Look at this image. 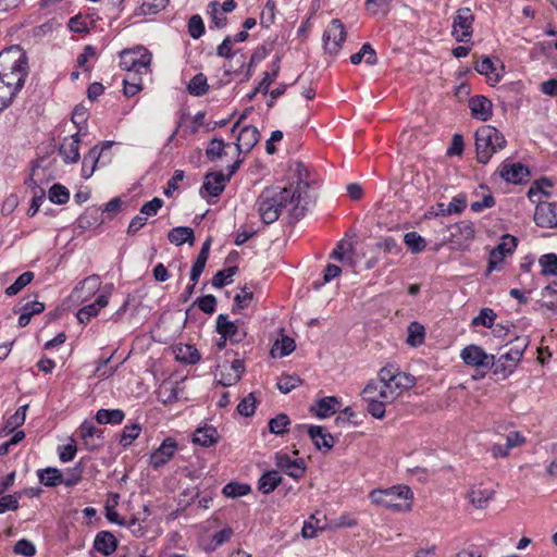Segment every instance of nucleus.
<instances>
[{
	"instance_id": "nucleus-20",
	"label": "nucleus",
	"mask_w": 557,
	"mask_h": 557,
	"mask_svg": "<svg viewBox=\"0 0 557 557\" xmlns=\"http://www.w3.org/2000/svg\"><path fill=\"white\" fill-rule=\"evenodd\" d=\"M474 238L473 224L469 221H461L455 224V250L467 249Z\"/></svg>"
},
{
	"instance_id": "nucleus-41",
	"label": "nucleus",
	"mask_w": 557,
	"mask_h": 557,
	"mask_svg": "<svg viewBox=\"0 0 557 557\" xmlns=\"http://www.w3.org/2000/svg\"><path fill=\"white\" fill-rule=\"evenodd\" d=\"M176 359L184 363L194 364L200 360V354L194 346L184 345L177 347Z\"/></svg>"
},
{
	"instance_id": "nucleus-51",
	"label": "nucleus",
	"mask_w": 557,
	"mask_h": 557,
	"mask_svg": "<svg viewBox=\"0 0 557 557\" xmlns=\"http://www.w3.org/2000/svg\"><path fill=\"white\" fill-rule=\"evenodd\" d=\"M290 423L289 418L285 413H280L269 421V430L276 435H283L287 431Z\"/></svg>"
},
{
	"instance_id": "nucleus-53",
	"label": "nucleus",
	"mask_w": 557,
	"mask_h": 557,
	"mask_svg": "<svg viewBox=\"0 0 557 557\" xmlns=\"http://www.w3.org/2000/svg\"><path fill=\"white\" fill-rule=\"evenodd\" d=\"M302 383L301 379L296 375H282L276 386L283 394H287L298 387Z\"/></svg>"
},
{
	"instance_id": "nucleus-45",
	"label": "nucleus",
	"mask_w": 557,
	"mask_h": 557,
	"mask_svg": "<svg viewBox=\"0 0 557 557\" xmlns=\"http://www.w3.org/2000/svg\"><path fill=\"white\" fill-rule=\"evenodd\" d=\"M490 367L494 368L495 375H499L502 379H506L513 372L517 366L506 360L503 355H500L497 360L494 359L493 363H490Z\"/></svg>"
},
{
	"instance_id": "nucleus-57",
	"label": "nucleus",
	"mask_w": 557,
	"mask_h": 557,
	"mask_svg": "<svg viewBox=\"0 0 557 557\" xmlns=\"http://www.w3.org/2000/svg\"><path fill=\"white\" fill-rule=\"evenodd\" d=\"M296 348V343L292 337L283 336L281 341H276L272 348V352L280 349V357L292 354Z\"/></svg>"
},
{
	"instance_id": "nucleus-39",
	"label": "nucleus",
	"mask_w": 557,
	"mask_h": 557,
	"mask_svg": "<svg viewBox=\"0 0 557 557\" xmlns=\"http://www.w3.org/2000/svg\"><path fill=\"white\" fill-rule=\"evenodd\" d=\"M40 483L46 486H57L62 484V471L57 468H46L38 472Z\"/></svg>"
},
{
	"instance_id": "nucleus-59",
	"label": "nucleus",
	"mask_w": 557,
	"mask_h": 557,
	"mask_svg": "<svg viewBox=\"0 0 557 557\" xmlns=\"http://www.w3.org/2000/svg\"><path fill=\"white\" fill-rule=\"evenodd\" d=\"M188 33L191 38L198 39L205 33V24L200 15H193L188 21Z\"/></svg>"
},
{
	"instance_id": "nucleus-33",
	"label": "nucleus",
	"mask_w": 557,
	"mask_h": 557,
	"mask_svg": "<svg viewBox=\"0 0 557 557\" xmlns=\"http://www.w3.org/2000/svg\"><path fill=\"white\" fill-rule=\"evenodd\" d=\"M425 329L424 326L413 321L408 325L406 343L411 347H419L424 343Z\"/></svg>"
},
{
	"instance_id": "nucleus-17",
	"label": "nucleus",
	"mask_w": 557,
	"mask_h": 557,
	"mask_svg": "<svg viewBox=\"0 0 557 557\" xmlns=\"http://www.w3.org/2000/svg\"><path fill=\"white\" fill-rule=\"evenodd\" d=\"M468 107L470 109L471 116L479 121L486 122L493 115L492 101L484 96L478 95L471 97L468 100Z\"/></svg>"
},
{
	"instance_id": "nucleus-2",
	"label": "nucleus",
	"mask_w": 557,
	"mask_h": 557,
	"mask_svg": "<svg viewBox=\"0 0 557 557\" xmlns=\"http://www.w3.org/2000/svg\"><path fill=\"white\" fill-rule=\"evenodd\" d=\"M373 504L396 511L411 510L413 493L407 485H396L385 490H373L370 495Z\"/></svg>"
},
{
	"instance_id": "nucleus-13",
	"label": "nucleus",
	"mask_w": 557,
	"mask_h": 557,
	"mask_svg": "<svg viewBox=\"0 0 557 557\" xmlns=\"http://www.w3.org/2000/svg\"><path fill=\"white\" fill-rule=\"evenodd\" d=\"M275 465L293 479H301L306 472V462L304 459H292L286 453L275 455Z\"/></svg>"
},
{
	"instance_id": "nucleus-12",
	"label": "nucleus",
	"mask_w": 557,
	"mask_h": 557,
	"mask_svg": "<svg viewBox=\"0 0 557 557\" xmlns=\"http://www.w3.org/2000/svg\"><path fill=\"white\" fill-rule=\"evenodd\" d=\"M534 221L540 227H557V202L539 201Z\"/></svg>"
},
{
	"instance_id": "nucleus-4",
	"label": "nucleus",
	"mask_w": 557,
	"mask_h": 557,
	"mask_svg": "<svg viewBox=\"0 0 557 557\" xmlns=\"http://www.w3.org/2000/svg\"><path fill=\"white\" fill-rule=\"evenodd\" d=\"M289 169L294 173L295 180L288 188L295 193L297 202L294 206V216L295 220H299L305 215L307 206L310 202L307 196V189L310 186L308 182L309 172L306 165L298 161L292 163Z\"/></svg>"
},
{
	"instance_id": "nucleus-56",
	"label": "nucleus",
	"mask_w": 557,
	"mask_h": 557,
	"mask_svg": "<svg viewBox=\"0 0 557 557\" xmlns=\"http://www.w3.org/2000/svg\"><path fill=\"white\" fill-rule=\"evenodd\" d=\"M237 272V267H228L222 271H218L212 277V285L215 288H222L225 284L231 283L227 278H232Z\"/></svg>"
},
{
	"instance_id": "nucleus-26",
	"label": "nucleus",
	"mask_w": 557,
	"mask_h": 557,
	"mask_svg": "<svg viewBox=\"0 0 557 557\" xmlns=\"http://www.w3.org/2000/svg\"><path fill=\"white\" fill-rule=\"evenodd\" d=\"M307 432L312 440L317 449L321 450L325 448L330 450L334 446V437L330 433H324L322 426L311 425L307 429Z\"/></svg>"
},
{
	"instance_id": "nucleus-10",
	"label": "nucleus",
	"mask_w": 557,
	"mask_h": 557,
	"mask_svg": "<svg viewBox=\"0 0 557 557\" xmlns=\"http://www.w3.org/2000/svg\"><path fill=\"white\" fill-rule=\"evenodd\" d=\"M474 16L469 8H462L455 15V41L468 42L472 36Z\"/></svg>"
},
{
	"instance_id": "nucleus-34",
	"label": "nucleus",
	"mask_w": 557,
	"mask_h": 557,
	"mask_svg": "<svg viewBox=\"0 0 557 557\" xmlns=\"http://www.w3.org/2000/svg\"><path fill=\"white\" fill-rule=\"evenodd\" d=\"M81 436L84 441V444L87 449L95 450L101 446L100 442H89V438L97 437V435L102 434L100 430H98L92 423L85 421L81 428Z\"/></svg>"
},
{
	"instance_id": "nucleus-42",
	"label": "nucleus",
	"mask_w": 557,
	"mask_h": 557,
	"mask_svg": "<svg viewBox=\"0 0 557 557\" xmlns=\"http://www.w3.org/2000/svg\"><path fill=\"white\" fill-rule=\"evenodd\" d=\"M141 432V425L139 423H133L131 425H125L119 442L123 447H127L133 444V442L138 438Z\"/></svg>"
},
{
	"instance_id": "nucleus-23",
	"label": "nucleus",
	"mask_w": 557,
	"mask_h": 557,
	"mask_svg": "<svg viewBox=\"0 0 557 557\" xmlns=\"http://www.w3.org/2000/svg\"><path fill=\"white\" fill-rule=\"evenodd\" d=\"M94 548L104 556H110L116 550L117 541L111 532L100 531L95 537Z\"/></svg>"
},
{
	"instance_id": "nucleus-52",
	"label": "nucleus",
	"mask_w": 557,
	"mask_h": 557,
	"mask_svg": "<svg viewBox=\"0 0 557 557\" xmlns=\"http://www.w3.org/2000/svg\"><path fill=\"white\" fill-rule=\"evenodd\" d=\"M100 277L97 274H92L81 282V286H76L73 290L74 295L81 293L84 288H87V296L95 294L100 287Z\"/></svg>"
},
{
	"instance_id": "nucleus-46",
	"label": "nucleus",
	"mask_w": 557,
	"mask_h": 557,
	"mask_svg": "<svg viewBox=\"0 0 557 557\" xmlns=\"http://www.w3.org/2000/svg\"><path fill=\"white\" fill-rule=\"evenodd\" d=\"M364 400H384L382 382L370 381L362 391Z\"/></svg>"
},
{
	"instance_id": "nucleus-18",
	"label": "nucleus",
	"mask_w": 557,
	"mask_h": 557,
	"mask_svg": "<svg viewBox=\"0 0 557 557\" xmlns=\"http://www.w3.org/2000/svg\"><path fill=\"white\" fill-rule=\"evenodd\" d=\"M499 175L508 183L520 184L528 180L530 171L521 163H503Z\"/></svg>"
},
{
	"instance_id": "nucleus-55",
	"label": "nucleus",
	"mask_w": 557,
	"mask_h": 557,
	"mask_svg": "<svg viewBox=\"0 0 557 557\" xmlns=\"http://www.w3.org/2000/svg\"><path fill=\"white\" fill-rule=\"evenodd\" d=\"M49 199L53 203L63 205L69 201L70 193L64 186L54 184L49 190Z\"/></svg>"
},
{
	"instance_id": "nucleus-22",
	"label": "nucleus",
	"mask_w": 557,
	"mask_h": 557,
	"mask_svg": "<svg viewBox=\"0 0 557 557\" xmlns=\"http://www.w3.org/2000/svg\"><path fill=\"white\" fill-rule=\"evenodd\" d=\"M108 295L102 294L98 296L95 302L84 306L78 310L76 314L77 320L83 324L89 322L92 317H96L99 311L108 305Z\"/></svg>"
},
{
	"instance_id": "nucleus-50",
	"label": "nucleus",
	"mask_w": 557,
	"mask_h": 557,
	"mask_svg": "<svg viewBox=\"0 0 557 557\" xmlns=\"http://www.w3.org/2000/svg\"><path fill=\"white\" fill-rule=\"evenodd\" d=\"M541 265V272L544 275H556L557 274V255L546 253L539 259Z\"/></svg>"
},
{
	"instance_id": "nucleus-9",
	"label": "nucleus",
	"mask_w": 557,
	"mask_h": 557,
	"mask_svg": "<svg viewBox=\"0 0 557 557\" xmlns=\"http://www.w3.org/2000/svg\"><path fill=\"white\" fill-rule=\"evenodd\" d=\"M27 66L26 53L20 46H11L0 52L2 70H26Z\"/></svg>"
},
{
	"instance_id": "nucleus-49",
	"label": "nucleus",
	"mask_w": 557,
	"mask_h": 557,
	"mask_svg": "<svg viewBox=\"0 0 557 557\" xmlns=\"http://www.w3.org/2000/svg\"><path fill=\"white\" fill-rule=\"evenodd\" d=\"M222 492L226 497L237 498L247 495L250 492V486L244 483L231 482L223 487Z\"/></svg>"
},
{
	"instance_id": "nucleus-8",
	"label": "nucleus",
	"mask_w": 557,
	"mask_h": 557,
	"mask_svg": "<svg viewBox=\"0 0 557 557\" xmlns=\"http://www.w3.org/2000/svg\"><path fill=\"white\" fill-rule=\"evenodd\" d=\"M346 39V30L343 23L335 18L329 24L323 34L324 48L329 53H336Z\"/></svg>"
},
{
	"instance_id": "nucleus-35",
	"label": "nucleus",
	"mask_w": 557,
	"mask_h": 557,
	"mask_svg": "<svg viewBox=\"0 0 557 557\" xmlns=\"http://www.w3.org/2000/svg\"><path fill=\"white\" fill-rule=\"evenodd\" d=\"M552 187L553 184L547 178L535 181L528 190V197L532 202L539 203V201H542L539 196L549 197L550 193L548 189Z\"/></svg>"
},
{
	"instance_id": "nucleus-32",
	"label": "nucleus",
	"mask_w": 557,
	"mask_h": 557,
	"mask_svg": "<svg viewBox=\"0 0 557 557\" xmlns=\"http://www.w3.org/2000/svg\"><path fill=\"white\" fill-rule=\"evenodd\" d=\"M101 151L102 149H99L98 146H94L87 154H85L84 159H83V164H82V175L83 177L85 178H89L95 170H96V165L99 161V158L101 156Z\"/></svg>"
},
{
	"instance_id": "nucleus-16",
	"label": "nucleus",
	"mask_w": 557,
	"mask_h": 557,
	"mask_svg": "<svg viewBox=\"0 0 557 557\" xmlns=\"http://www.w3.org/2000/svg\"><path fill=\"white\" fill-rule=\"evenodd\" d=\"M176 450V441L172 437H166L162 444L150 455V466L156 469L164 466L172 459Z\"/></svg>"
},
{
	"instance_id": "nucleus-28",
	"label": "nucleus",
	"mask_w": 557,
	"mask_h": 557,
	"mask_svg": "<svg viewBox=\"0 0 557 557\" xmlns=\"http://www.w3.org/2000/svg\"><path fill=\"white\" fill-rule=\"evenodd\" d=\"M282 482V476L275 470L267 471L258 481V490L262 494L272 493Z\"/></svg>"
},
{
	"instance_id": "nucleus-29",
	"label": "nucleus",
	"mask_w": 557,
	"mask_h": 557,
	"mask_svg": "<svg viewBox=\"0 0 557 557\" xmlns=\"http://www.w3.org/2000/svg\"><path fill=\"white\" fill-rule=\"evenodd\" d=\"M219 440V434L215 428L206 426L197 429L194 433L193 442L203 447L214 445Z\"/></svg>"
},
{
	"instance_id": "nucleus-31",
	"label": "nucleus",
	"mask_w": 557,
	"mask_h": 557,
	"mask_svg": "<svg viewBox=\"0 0 557 557\" xmlns=\"http://www.w3.org/2000/svg\"><path fill=\"white\" fill-rule=\"evenodd\" d=\"M317 407L318 409L315 411V416L320 419H324L337 411L339 407V400L335 396L323 397L317 401Z\"/></svg>"
},
{
	"instance_id": "nucleus-54",
	"label": "nucleus",
	"mask_w": 557,
	"mask_h": 557,
	"mask_svg": "<svg viewBox=\"0 0 557 557\" xmlns=\"http://www.w3.org/2000/svg\"><path fill=\"white\" fill-rule=\"evenodd\" d=\"M391 2L392 0H367L364 5L372 15H385L389 11Z\"/></svg>"
},
{
	"instance_id": "nucleus-25",
	"label": "nucleus",
	"mask_w": 557,
	"mask_h": 557,
	"mask_svg": "<svg viewBox=\"0 0 557 557\" xmlns=\"http://www.w3.org/2000/svg\"><path fill=\"white\" fill-rule=\"evenodd\" d=\"M529 343L530 341L527 336H517L510 342L509 349L502 355L506 360L517 366L520 362Z\"/></svg>"
},
{
	"instance_id": "nucleus-21",
	"label": "nucleus",
	"mask_w": 557,
	"mask_h": 557,
	"mask_svg": "<svg viewBox=\"0 0 557 557\" xmlns=\"http://www.w3.org/2000/svg\"><path fill=\"white\" fill-rule=\"evenodd\" d=\"M59 153L66 163H75L79 159V137L78 133L65 138L60 146Z\"/></svg>"
},
{
	"instance_id": "nucleus-61",
	"label": "nucleus",
	"mask_w": 557,
	"mask_h": 557,
	"mask_svg": "<svg viewBox=\"0 0 557 557\" xmlns=\"http://www.w3.org/2000/svg\"><path fill=\"white\" fill-rule=\"evenodd\" d=\"M138 72H134L133 77L124 78V95L126 97H133L141 90V82L140 78L137 77Z\"/></svg>"
},
{
	"instance_id": "nucleus-27",
	"label": "nucleus",
	"mask_w": 557,
	"mask_h": 557,
	"mask_svg": "<svg viewBox=\"0 0 557 557\" xmlns=\"http://www.w3.org/2000/svg\"><path fill=\"white\" fill-rule=\"evenodd\" d=\"M362 61L368 66H373L377 63L376 52L373 49V47L368 42L363 44L361 49L358 52L351 54L350 57V63L352 65H358Z\"/></svg>"
},
{
	"instance_id": "nucleus-30",
	"label": "nucleus",
	"mask_w": 557,
	"mask_h": 557,
	"mask_svg": "<svg viewBox=\"0 0 557 557\" xmlns=\"http://www.w3.org/2000/svg\"><path fill=\"white\" fill-rule=\"evenodd\" d=\"M169 240L176 245L181 246L185 243H188L189 245L194 244L195 240V234L193 228L187 226H178L172 228L168 234Z\"/></svg>"
},
{
	"instance_id": "nucleus-44",
	"label": "nucleus",
	"mask_w": 557,
	"mask_h": 557,
	"mask_svg": "<svg viewBox=\"0 0 557 557\" xmlns=\"http://www.w3.org/2000/svg\"><path fill=\"white\" fill-rule=\"evenodd\" d=\"M404 242L412 253L421 252L426 246L424 238L417 232H409L405 234Z\"/></svg>"
},
{
	"instance_id": "nucleus-15",
	"label": "nucleus",
	"mask_w": 557,
	"mask_h": 557,
	"mask_svg": "<svg viewBox=\"0 0 557 557\" xmlns=\"http://www.w3.org/2000/svg\"><path fill=\"white\" fill-rule=\"evenodd\" d=\"M495 490L482 484L471 486L466 498L475 509H485L495 497Z\"/></svg>"
},
{
	"instance_id": "nucleus-60",
	"label": "nucleus",
	"mask_w": 557,
	"mask_h": 557,
	"mask_svg": "<svg viewBox=\"0 0 557 557\" xmlns=\"http://www.w3.org/2000/svg\"><path fill=\"white\" fill-rule=\"evenodd\" d=\"M21 499L20 493L4 495L0 498V515L9 511L16 510L18 508V502Z\"/></svg>"
},
{
	"instance_id": "nucleus-38",
	"label": "nucleus",
	"mask_w": 557,
	"mask_h": 557,
	"mask_svg": "<svg viewBox=\"0 0 557 557\" xmlns=\"http://www.w3.org/2000/svg\"><path fill=\"white\" fill-rule=\"evenodd\" d=\"M352 250V244L347 240H341L335 249L333 250L331 258L347 263L349 265H354L355 261L351 256H348V252Z\"/></svg>"
},
{
	"instance_id": "nucleus-11",
	"label": "nucleus",
	"mask_w": 557,
	"mask_h": 557,
	"mask_svg": "<svg viewBox=\"0 0 557 557\" xmlns=\"http://www.w3.org/2000/svg\"><path fill=\"white\" fill-rule=\"evenodd\" d=\"M216 332L221 336L228 338L231 343H240L247 335L246 331L242 329L238 321H230L226 314H219L216 318Z\"/></svg>"
},
{
	"instance_id": "nucleus-3",
	"label": "nucleus",
	"mask_w": 557,
	"mask_h": 557,
	"mask_svg": "<svg viewBox=\"0 0 557 557\" xmlns=\"http://www.w3.org/2000/svg\"><path fill=\"white\" fill-rule=\"evenodd\" d=\"M507 141L500 131L492 125H483L475 133L476 158L480 163H487L492 156L503 150Z\"/></svg>"
},
{
	"instance_id": "nucleus-48",
	"label": "nucleus",
	"mask_w": 557,
	"mask_h": 557,
	"mask_svg": "<svg viewBox=\"0 0 557 557\" xmlns=\"http://www.w3.org/2000/svg\"><path fill=\"white\" fill-rule=\"evenodd\" d=\"M226 147V144L221 138H213L209 141L207 149H206V156L210 161H215L216 159H220L224 154V149Z\"/></svg>"
},
{
	"instance_id": "nucleus-1",
	"label": "nucleus",
	"mask_w": 557,
	"mask_h": 557,
	"mask_svg": "<svg viewBox=\"0 0 557 557\" xmlns=\"http://www.w3.org/2000/svg\"><path fill=\"white\" fill-rule=\"evenodd\" d=\"M297 200L295 193L287 187H268L258 197L256 201L257 210L260 219L264 224L275 222L283 209L290 207L292 215H294V206ZM295 219V216H293Z\"/></svg>"
},
{
	"instance_id": "nucleus-7",
	"label": "nucleus",
	"mask_w": 557,
	"mask_h": 557,
	"mask_svg": "<svg viewBox=\"0 0 557 557\" xmlns=\"http://www.w3.org/2000/svg\"><path fill=\"white\" fill-rule=\"evenodd\" d=\"M416 379L407 373L396 374V376L388 382L382 383L384 400L393 401L400 396L405 391L412 387Z\"/></svg>"
},
{
	"instance_id": "nucleus-14",
	"label": "nucleus",
	"mask_w": 557,
	"mask_h": 557,
	"mask_svg": "<svg viewBox=\"0 0 557 557\" xmlns=\"http://www.w3.org/2000/svg\"><path fill=\"white\" fill-rule=\"evenodd\" d=\"M460 357L467 366L476 368H490L493 363L494 356L487 355L480 346L469 345L460 352Z\"/></svg>"
},
{
	"instance_id": "nucleus-62",
	"label": "nucleus",
	"mask_w": 557,
	"mask_h": 557,
	"mask_svg": "<svg viewBox=\"0 0 557 557\" xmlns=\"http://www.w3.org/2000/svg\"><path fill=\"white\" fill-rule=\"evenodd\" d=\"M256 398L252 393L248 394L237 406V411L244 417H250L255 413Z\"/></svg>"
},
{
	"instance_id": "nucleus-63",
	"label": "nucleus",
	"mask_w": 557,
	"mask_h": 557,
	"mask_svg": "<svg viewBox=\"0 0 557 557\" xmlns=\"http://www.w3.org/2000/svg\"><path fill=\"white\" fill-rule=\"evenodd\" d=\"M195 304L202 312L212 314L216 308V298L213 295H206L199 297Z\"/></svg>"
},
{
	"instance_id": "nucleus-58",
	"label": "nucleus",
	"mask_w": 557,
	"mask_h": 557,
	"mask_svg": "<svg viewBox=\"0 0 557 557\" xmlns=\"http://www.w3.org/2000/svg\"><path fill=\"white\" fill-rule=\"evenodd\" d=\"M169 0H141L140 10L144 14H157L163 10Z\"/></svg>"
},
{
	"instance_id": "nucleus-24",
	"label": "nucleus",
	"mask_w": 557,
	"mask_h": 557,
	"mask_svg": "<svg viewBox=\"0 0 557 557\" xmlns=\"http://www.w3.org/2000/svg\"><path fill=\"white\" fill-rule=\"evenodd\" d=\"M226 182L227 180L222 172H210L205 176L202 188L210 196L216 197L224 190Z\"/></svg>"
},
{
	"instance_id": "nucleus-36",
	"label": "nucleus",
	"mask_w": 557,
	"mask_h": 557,
	"mask_svg": "<svg viewBox=\"0 0 557 557\" xmlns=\"http://www.w3.org/2000/svg\"><path fill=\"white\" fill-rule=\"evenodd\" d=\"M124 418L125 413L121 409H99L96 413V420L99 424H120Z\"/></svg>"
},
{
	"instance_id": "nucleus-40",
	"label": "nucleus",
	"mask_w": 557,
	"mask_h": 557,
	"mask_svg": "<svg viewBox=\"0 0 557 557\" xmlns=\"http://www.w3.org/2000/svg\"><path fill=\"white\" fill-rule=\"evenodd\" d=\"M35 277V274L32 271H26L22 273L13 284L5 288L7 296H15L17 295L24 287H26Z\"/></svg>"
},
{
	"instance_id": "nucleus-43",
	"label": "nucleus",
	"mask_w": 557,
	"mask_h": 557,
	"mask_svg": "<svg viewBox=\"0 0 557 557\" xmlns=\"http://www.w3.org/2000/svg\"><path fill=\"white\" fill-rule=\"evenodd\" d=\"M28 408V405L21 406L14 414H12L4 424L3 430L7 433L13 432L16 428L21 426L25 422L26 418V410Z\"/></svg>"
},
{
	"instance_id": "nucleus-64",
	"label": "nucleus",
	"mask_w": 557,
	"mask_h": 557,
	"mask_svg": "<svg viewBox=\"0 0 557 557\" xmlns=\"http://www.w3.org/2000/svg\"><path fill=\"white\" fill-rule=\"evenodd\" d=\"M82 480V468L76 466L69 469L65 473L62 472V484L65 486H74Z\"/></svg>"
},
{
	"instance_id": "nucleus-5",
	"label": "nucleus",
	"mask_w": 557,
	"mask_h": 557,
	"mask_svg": "<svg viewBox=\"0 0 557 557\" xmlns=\"http://www.w3.org/2000/svg\"><path fill=\"white\" fill-rule=\"evenodd\" d=\"M24 83L23 72H0V112L11 104Z\"/></svg>"
},
{
	"instance_id": "nucleus-47",
	"label": "nucleus",
	"mask_w": 557,
	"mask_h": 557,
	"mask_svg": "<svg viewBox=\"0 0 557 557\" xmlns=\"http://www.w3.org/2000/svg\"><path fill=\"white\" fill-rule=\"evenodd\" d=\"M496 313L494 312L493 309L491 308H483L481 311H480V314L474 317L471 321V324L473 326H479V325H482V326H485V327H493L494 326V322L496 320Z\"/></svg>"
},
{
	"instance_id": "nucleus-6",
	"label": "nucleus",
	"mask_w": 557,
	"mask_h": 557,
	"mask_svg": "<svg viewBox=\"0 0 557 557\" xmlns=\"http://www.w3.org/2000/svg\"><path fill=\"white\" fill-rule=\"evenodd\" d=\"M120 60L121 70H141L151 64L152 54L147 48L137 46L121 51Z\"/></svg>"
},
{
	"instance_id": "nucleus-19",
	"label": "nucleus",
	"mask_w": 557,
	"mask_h": 557,
	"mask_svg": "<svg viewBox=\"0 0 557 557\" xmlns=\"http://www.w3.org/2000/svg\"><path fill=\"white\" fill-rule=\"evenodd\" d=\"M260 133L257 127L252 125L244 126L235 144L238 154L242 152H249L259 141Z\"/></svg>"
},
{
	"instance_id": "nucleus-37",
	"label": "nucleus",
	"mask_w": 557,
	"mask_h": 557,
	"mask_svg": "<svg viewBox=\"0 0 557 557\" xmlns=\"http://www.w3.org/2000/svg\"><path fill=\"white\" fill-rule=\"evenodd\" d=\"M209 90L207 77L199 72L187 84V91L194 97H201Z\"/></svg>"
}]
</instances>
